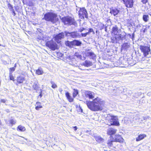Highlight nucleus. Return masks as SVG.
<instances>
[{
  "label": "nucleus",
  "mask_w": 151,
  "mask_h": 151,
  "mask_svg": "<svg viewBox=\"0 0 151 151\" xmlns=\"http://www.w3.org/2000/svg\"><path fill=\"white\" fill-rule=\"evenodd\" d=\"M39 96H40V98H41V97L42 96V91H41L40 93V95H39Z\"/></svg>",
  "instance_id": "3c124183"
},
{
  "label": "nucleus",
  "mask_w": 151,
  "mask_h": 151,
  "mask_svg": "<svg viewBox=\"0 0 151 151\" xmlns=\"http://www.w3.org/2000/svg\"><path fill=\"white\" fill-rule=\"evenodd\" d=\"M82 65L85 66V67H88L92 65V63L91 62L86 60L85 61L81 64Z\"/></svg>",
  "instance_id": "f3484780"
},
{
  "label": "nucleus",
  "mask_w": 151,
  "mask_h": 151,
  "mask_svg": "<svg viewBox=\"0 0 151 151\" xmlns=\"http://www.w3.org/2000/svg\"><path fill=\"white\" fill-rule=\"evenodd\" d=\"M6 101H7V100H6V99H1L0 100V102L5 103L6 102Z\"/></svg>",
  "instance_id": "79ce46f5"
},
{
  "label": "nucleus",
  "mask_w": 151,
  "mask_h": 151,
  "mask_svg": "<svg viewBox=\"0 0 151 151\" xmlns=\"http://www.w3.org/2000/svg\"><path fill=\"white\" fill-rule=\"evenodd\" d=\"M60 91H62V90H60Z\"/></svg>",
  "instance_id": "052dcab7"
},
{
  "label": "nucleus",
  "mask_w": 151,
  "mask_h": 151,
  "mask_svg": "<svg viewBox=\"0 0 151 151\" xmlns=\"http://www.w3.org/2000/svg\"><path fill=\"white\" fill-rule=\"evenodd\" d=\"M96 141L99 143H102L104 141V139L100 136H97L95 137Z\"/></svg>",
  "instance_id": "393cba45"
},
{
  "label": "nucleus",
  "mask_w": 151,
  "mask_h": 151,
  "mask_svg": "<svg viewBox=\"0 0 151 151\" xmlns=\"http://www.w3.org/2000/svg\"><path fill=\"white\" fill-rule=\"evenodd\" d=\"M86 103L88 108L91 110L97 111L102 110L104 102L101 99L97 97L92 101H86Z\"/></svg>",
  "instance_id": "f257e3e1"
},
{
  "label": "nucleus",
  "mask_w": 151,
  "mask_h": 151,
  "mask_svg": "<svg viewBox=\"0 0 151 151\" xmlns=\"http://www.w3.org/2000/svg\"><path fill=\"white\" fill-rule=\"evenodd\" d=\"M17 67V64L15 63L14 64V66L13 67L15 69Z\"/></svg>",
  "instance_id": "864d4df0"
},
{
  "label": "nucleus",
  "mask_w": 151,
  "mask_h": 151,
  "mask_svg": "<svg viewBox=\"0 0 151 151\" xmlns=\"http://www.w3.org/2000/svg\"><path fill=\"white\" fill-rule=\"evenodd\" d=\"M15 69L14 67L10 68L9 69V73L12 72H12L15 70Z\"/></svg>",
  "instance_id": "4c0bfd02"
},
{
  "label": "nucleus",
  "mask_w": 151,
  "mask_h": 151,
  "mask_svg": "<svg viewBox=\"0 0 151 151\" xmlns=\"http://www.w3.org/2000/svg\"><path fill=\"white\" fill-rule=\"evenodd\" d=\"M17 130L21 132H23L25 130V128L24 127L20 125L19 126L17 127Z\"/></svg>",
  "instance_id": "c85d7f7f"
},
{
  "label": "nucleus",
  "mask_w": 151,
  "mask_h": 151,
  "mask_svg": "<svg viewBox=\"0 0 151 151\" xmlns=\"http://www.w3.org/2000/svg\"><path fill=\"white\" fill-rule=\"evenodd\" d=\"M140 49L141 52L143 53L145 57L148 58L151 57L150 47L140 45Z\"/></svg>",
  "instance_id": "39448f33"
},
{
  "label": "nucleus",
  "mask_w": 151,
  "mask_h": 151,
  "mask_svg": "<svg viewBox=\"0 0 151 151\" xmlns=\"http://www.w3.org/2000/svg\"><path fill=\"white\" fill-rule=\"evenodd\" d=\"M105 31H106H106L107 29H106V27H105Z\"/></svg>",
  "instance_id": "4d7b16f0"
},
{
  "label": "nucleus",
  "mask_w": 151,
  "mask_h": 151,
  "mask_svg": "<svg viewBox=\"0 0 151 151\" xmlns=\"http://www.w3.org/2000/svg\"><path fill=\"white\" fill-rule=\"evenodd\" d=\"M81 35V37H86L87 35H88L87 32H86L85 33H81V34H80Z\"/></svg>",
  "instance_id": "58836bf2"
},
{
  "label": "nucleus",
  "mask_w": 151,
  "mask_h": 151,
  "mask_svg": "<svg viewBox=\"0 0 151 151\" xmlns=\"http://www.w3.org/2000/svg\"><path fill=\"white\" fill-rule=\"evenodd\" d=\"M125 6L128 8H132L133 6V0H122Z\"/></svg>",
  "instance_id": "ddd939ff"
},
{
  "label": "nucleus",
  "mask_w": 151,
  "mask_h": 151,
  "mask_svg": "<svg viewBox=\"0 0 151 151\" xmlns=\"http://www.w3.org/2000/svg\"><path fill=\"white\" fill-rule=\"evenodd\" d=\"M36 73L38 75H42L43 74V72L41 68H39L36 70Z\"/></svg>",
  "instance_id": "c756f323"
},
{
  "label": "nucleus",
  "mask_w": 151,
  "mask_h": 151,
  "mask_svg": "<svg viewBox=\"0 0 151 151\" xmlns=\"http://www.w3.org/2000/svg\"><path fill=\"white\" fill-rule=\"evenodd\" d=\"M146 135L145 134H140L136 138V141H139L143 139L145 137H146Z\"/></svg>",
  "instance_id": "a878e982"
},
{
  "label": "nucleus",
  "mask_w": 151,
  "mask_h": 151,
  "mask_svg": "<svg viewBox=\"0 0 151 151\" xmlns=\"http://www.w3.org/2000/svg\"><path fill=\"white\" fill-rule=\"evenodd\" d=\"M76 10L80 18L84 19L85 17L87 19L88 18V14L86 9L84 7L81 8L76 6Z\"/></svg>",
  "instance_id": "20e7f679"
},
{
  "label": "nucleus",
  "mask_w": 151,
  "mask_h": 151,
  "mask_svg": "<svg viewBox=\"0 0 151 151\" xmlns=\"http://www.w3.org/2000/svg\"><path fill=\"white\" fill-rule=\"evenodd\" d=\"M51 87L52 88H55L57 87V86L55 84H54L52 85Z\"/></svg>",
  "instance_id": "c03bdc74"
},
{
  "label": "nucleus",
  "mask_w": 151,
  "mask_h": 151,
  "mask_svg": "<svg viewBox=\"0 0 151 151\" xmlns=\"http://www.w3.org/2000/svg\"><path fill=\"white\" fill-rule=\"evenodd\" d=\"M81 112H82V111H83L82 109H81Z\"/></svg>",
  "instance_id": "bf43d9fd"
},
{
  "label": "nucleus",
  "mask_w": 151,
  "mask_h": 151,
  "mask_svg": "<svg viewBox=\"0 0 151 151\" xmlns=\"http://www.w3.org/2000/svg\"><path fill=\"white\" fill-rule=\"evenodd\" d=\"M111 42L114 43H115L117 42V40H116L114 36L111 37Z\"/></svg>",
  "instance_id": "2f4dec72"
},
{
  "label": "nucleus",
  "mask_w": 151,
  "mask_h": 151,
  "mask_svg": "<svg viewBox=\"0 0 151 151\" xmlns=\"http://www.w3.org/2000/svg\"><path fill=\"white\" fill-rule=\"evenodd\" d=\"M73 128L74 129V130L76 131L77 129V127L76 126L73 127Z\"/></svg>",
  "instance_id": "8fccbe9b"
},
{
  "label": "nucleus",
  "mask_w": 151,
  "mask_h": 151,
  "mask_svg": "<svg viewBox=\"0 0 151 151\" xmlns=\"http://www.w3.org/2000/svg\"><path fill=\"white\" fill-rule=\"evenodd\" d=\"M142 19L145 22H147L148 21L149 19V15L147 14H144L143 16Z\"/></svg>",
  "instance_id": "bb28decb"
},
{
  "label": "nucleus",
  "mask_w": 151,
  "mask_h": 151,
  "mask_svg": "<svg viewBox=\"0 0 151 151\" xmlns=\"http://www.w3.org/2000/svg\"><path fill=\"white\" fill-rule=\"evenodd\" d=\"M1 45L0 44V46H1Z\"/></svg>",
  "instance_id": "680f3d73"
},
{
  "label": "nucleus",
  "mask_w": 151,
  "mask_h": 151,
  "mask_svg": "<svg viewBox=\"0 0 151 151\" xmlns=\"http://www.w3.org/2000/svg\"><path fill=\"white\" fill-rule=\"evenodd\" d=\"M33 87L34 89L35 90L37 89V88H38V85H37V83H34Z\"/></svg>",
  "instance_id": "c9c22d12"
},
{
  "label": "nucleus",
  "mask_w": 151,
  "mask_h": 151,
  "mask_svg": "<svg viewBox=\"0 0 151 151\" xmlns=\"http://www.w3.org/2000/svg\"><path fill=\"white\" fill-rule=\"evenodd\" d=\"M86 55L90 59H92L93 60L96 59V55L94 53L91 51L90 50H88L85 53Z\"/></svg>",
  "instance_id": "9d476101"
},
{
  "label": "nucleus",
  "mask_w": 151,
  "mask_h": 151,
  "mask_svg": "<svg viewBox=\"0 0 151 151\" xmlns=\"http://www.w3.org/2000/svg\"><path fill=\"white\" fill-rule=\"evenodd\" d=\"M114 35L115 37L117 42L120 40H123L125 39L126 37L125 33L123 34L122 35L118 33L117 34Z\"/></svg>",
  "instance_id": "9b49d317"
},
{
  "label": "nucleus",
  "mask_w": 151,
  "mask_h": 151,
  "mask_svg": "<svg viewBox=\"0 0 151 151\" xmlns=\"http://www.w3.org/2000/svg\"><path fill=\"white\" fill-rule=\"evenodd\" d=\"M104 24H102L101 25V27L100 28V29H103L104 28Z\"/></svg>",
  "instance_id": "de8ad7c7"
},
{
  "label": "nucleus",
  "mask_w": 151,
  "mask_h": 151,
  "mask_svg": "<svg viewBox=\"0 0 151 151\" xmlns=\"http://www.w3.org/2000/svg\"><path fill=\"white\" fill-rule=\"evenodd\" d=\"M6 111L7 113H9V109H6Z\"/></svg>",
  "instance_id": "603ef678"
},
{
  "label": "nucleus",
  "mask_w": 151,
  "mask_h": 151,
  "mask_svg": "<svg viewBox=\"0 0 151 151\" xmlns=\"http://www.w3.org/2000/svg\"><path fill=\"white\" fill-rule=\"evenodd\" d=\"M8 7L10 10H11V9H13V6L10 3L8 4Z\"/></svg>",
  "instance_id": "ea45409f"
},
{
  "label": "nucleus",
  "mask_w": 151,
  "mask_h": 151,
  "mask_svg": "<svg viewBox=\"0 0 151 151\" xmlns=\"http://www.w3.org/2000/svg\"><path fill=\"white\" fill-rule=\"evenodd\" d=\"M150 118L149 116H145L143 117L144 120H146L149 119Z\"/></svg>",
  "instance_id": "a18cd8bd"
},
{
  "label": "nucleus",
  "mask_w": 151,
  "mask_h": 151,
  "mask_svg": "<svg viewBox=\"0 0 151 151\" xmlns=\"http://www.w3.org/2000/svg\"><path fill=\"white\" fill-rule=\"evenodd\" d=\"M113 139L115 142H123L124 139L121 136L118 135H116L113 136Z\"/></svg>",
  "instance_id": "4468645a"
},
{
  "label": "nucleus",
  "mask_w": 151,
  "mask_h": 151,
  "mask_svg": "<svg viewBox=\"0 0 151 151\" xmlns=\"http://www.w3.org/2000/svg\"><path fill=\"white\" fill-rule=\"evenodd\" d=\"M132 37H134V33L132 34Z\"/></svg>",
  "instance_id": "6e6d98bb"
},
{
  "label": "nucleus",
  "mask_w": 151,
  "mask_h": 151,
  "mask_svg": "<svg viewBox=\"0 0 151 151\" xmlns=\"http://www.w3.org/2000/svg\"><path fill=\"white\" fill-rule=\"evenodd\" d=\"M35 106V109L37 110H39V108H42L41 103L39 102H36Z\"/></svg>",
  "instance_id": "cd10ccee"
},
{
  "label": "nucleus",
  "mask_w": 151,
  "mask_h": 151,
  "mask_svg": "<svg viewBox=\"0 0 151 151\" xmlns=\"http://www.w3.org/2000/svg\"><path fill=\"white\" fill-rule=\"evenodd\" d=\"M85 28H81L79 30V31L80 32H82L83 30H85Z\"/></svg>",
  "instance_id": "37998d69"
},
{
  "label": "nucleus",
  "mask_w": 151,
  "mask_h": 151,
  "mask_svg": "<svg viewBox=\"0 0 151 151\" xmlns=\"http://www.w3.org/2000/svg\"><path fill=\"white\" fill-rule=\"evenodd\" d=\"M78 93V91L76 89H73V97L74 98H75Z\"/></svg>",
  "instance_id": "7c9ffc66"
},
{
  "label": "nucleus",
  "mask_w": 151,
  "mask_h": 151,
  "mask_svg": "<svg viewBox=\"0 0 151 151\" xmlns=\"http://www.w3.org/2000/svg\"><path fill=\"white\" fill-rule=\"evenodd\" d=\"M57 15L53 12H49L44 14L43 19L55 23L57 21Z\"/></svg>",
  "instance_id": "f03ea898"
},
{
  "label": "nucleus",
  "mask_w": 151,
  "mask_h": 151,
  "mask_svg": "<svg viewBox=\"0 0 151 151\" xmlns=\"http://www.w3.org/2000/svg\"><path fill=\"white\" fill-rule=\"evenodd\" d=\"M106 120L110 123L109 124H108L109 126L113 125L118 126L119 125L117 116L109 114L106 117Z\"/></svg>",
  "instance_id": "7ed1b4c3"
},
{
  "label": "nucleus",
  "mask_w": 151,
  "mask_h": 151,
  "mask_svg": "<svg viewBox=\"0 0 151 151\" xmlns=\"http://www.w3.org/2000/svg\"><path fill=\"white\" fill-rule=\"evenodd\" d=\"M75 56L78 59L82 60H84L86 59V58L84 57H82V55L78 52H76L74 54Z\"/></svg>",
  "instance_id": "412c9836"
},
{
  "label": "nucleus",
  "mask_w": 151,
  "mask_h": 151,
  "mask_svg": "<svg viewBox=\"0 0 151 151\" xmlns=\"http://www.w3.org/2000/svg\"><path fill=\"white\" fill-rule=\"evenodd\" d=\"M65 95L67 98L70 102H71L73 101V99L70 95L69 92H66Z\"/></svg>",
  "instance_id": "5701e85b"
},
{
  "label": "nucleus",
  "mask_w": 151,
  "mask_h": 151,
  "mask_svg": "<svg viewBox=\"0 0 151 151\" xmlns=\"http://www.w3.org/2000/svg\"><path fill=\"white\" fill-rule=\"evenodd\" d=\"M46 46L52 50H55L58 48V46L56 42L53 40L48 41L46 43Z\"/></svg>",
  "instance_id": "6e6552de"
},
{
  "label": "nucleus",
  "mask_w": 151,
  "mask_h": 151,
  "mask_svg": "<svg viewBox=\"0 0 151 151\" xmlns=\"http://www.w3.org/2000/svg\"><path fill=\"white\" fill-rule=\"evenodd\" d=\"M71 42H70L68 41H66L65 43L66 45L70 47H71L73 45H72V43H71Z\"/></svg>",
  "instance_id": "473e14b6"
},
{
  "label": "nucleus",
  "mask_w": 151,
  "mask_h": 151,
  "mask_svg": "<svg viewBox=\"0 0 151 151\" xmlns=\"http://www.w3.org/2000/svg\"><path fill=\"white\" fill-rule=\"evenodd\" d=\"M117 130L113 128H110L108 129L107 133L108 135L112 136L111 135L115 134Z\"/></svg>",
  "instance_id": "a211bd4d"
},
{
  "label": "nucleus",
  "mask_w": 151,
  "mask_h": 151,
  "mask_svg": "<svg viewBox=\"0 0 151 151\" xmlns=\"http://www.w3.org/2000/svg\"><path fill=\"white\" fill-rule=\"evenodd\" d=\"M9 122L10 124L12 125L13 124H14L16 122V121L12 119H10Z\"/></svg>",
  "instance_id": "72a5a7b5"
},
{
  "label": "nucleus",
  "mask_w": 151,
  "mask_h": 151,
  "mask_svg": "<svg viewBox=\"0 0 151 151\" xmlns=\"http://www.w3.org/2000/svg\"><path fill=\"white\" fill-rule=\"evenodd\" d=\"M65 36L66 37H70L72 38H74L81 37L80 34L77 32H69L67 31H65Z\"/></svg>",
  "instance_id": "0eeeda50"
},
{
  "label": "nucleus",
  "mask_w": 151,
  "mask_h": 151,
  "mask_svg": "<svg viewBox=\"0 0 151 151\" xmlns=\"http://www.w3.org/2000/svg\"><path fill=\"white\" fill-rule=\"evenodd\" d=\"M91 32H93V34L95 33L93 31V29L92 28H90L89 29L88 32H87L88 33V35H89Z\"/></svg>",
  "instance_id": "e433bc0d"
},
{
  "label": "nucleus",
  "mask_w": 151,
  "mask_h": 151,
  "mask_svg": "<svg viewBox=\"0 0 151 151\" xmlns=\"http://www.w3.org/2000/svg\"><path fill=\"white\" fill-rule=\"evenodd\" d=\"M60 56L61 57H62L63 56V54H62V53H60Z\"/></svg>",
  "instance_id": "5fc2aeb1"
},
{
  "label": "nucleus",
  "mask_w": 151,
  "mask_h": 151,
  "mask_svg": "<svg viewBox=\"0 0 151 151\" xmlns=\"http://www.w3.org/2000/svg\"><path fill=\"white\" fill-rule=\"evenodd\" d=\"M79 68V69H81V70H84L83 69H82L81 68Z\"/></svg>",
  "instance_id": "13d9d810"
},
{
  "label": "nucleus",
  "mask_w": 151,
  "mask_h": 151,
  "mask_svg": "<svg viewBox=\"0 0 151 151\" xmlns=\"http://www.w3.org/2000/svg\"><path fill=\"white\" fill-rule=\"evenodd\" d=\"M120 10L117 8L112 7L110 9V13L111 15H113L114 16H116L118 14L120 13Z\"/></svg>",
  "instance_id": "f8f14e48"
},
{
  "label": "nucleus",
  "mask_w": 151,
  "mask_h": 151,
  "mask_svg": "<svg viewBox=\"0 0 151 151\" xmlns=\"http://www.w3.org/2000/svg\"><path fill=\"white\" fill-rule=\"evenodd\" d=\"M9 77L10 80H12L13 81H14V78L12 76V72L9 73Z\"/></svg>",
  "instance_id": "f704fd0d"
},
{
  "label": "nucleus",
  "mask_w": 151,
  "mask_h": 151,
  "mask_svg": "<svg viewBox=\"0 0 151 151\" xmlns=\"http://www.w3.org/2000/svg\"><path fill=\"white\" fill-rule=\"evenodd\" d=\"M24 81V78L23 76H19L17 78V82L19 83H22Z\"/></svg>",
  "instance_id": "b1692460"
},
{
  "label": "nucleus",
  "mask_w": 151,
  "mask_h": 151,
  "mask_svg": "<svg viewBox=\"0 0 151 151\" xmlns=\"http://www.w3.org/2000/svg\"><path fill=\"white\" fill-rule=\"evenodd\" d=\"M112 33L114 35L119 33L121 31L120 29H119L116 25L114 26L112 29Z\"/></svg>",
  "instance_id": "dca6fc26"
},
{
  "label": "nucleus",
  "mask_w": 151,
  "mask_h": 151,
  "mask_svg": "<svg viewBox=\"0 0 151 151\" xmlns=\"http://www.w3.org/2000/svg\"><path fill=\"white\" fill-rule=\"evenodd\" d=\"M114 142L113 139V136H111L110 137L109 139L107 141V144L108 147L109 148L112 147L113 145L112 142Z\"/></svg>",
  "instance_id": "6ab92c4d"
},
{
  "label": "nucleus",
  "mask_w": 151,
  "mask_h": 151,
  "mask_svg": "<svg viewBox=\"0 0 151 151\" xmlns=\"http://www.w3.org/2000/svg\"><path fill=\"white\" fill-rule=\"evenodd\" d=\"M50 83H51V84H52V85L54 84L55 83H54V82H53V81H50Z\"/></svg>",
  "instance_id": "09e8293b"
},
{
  "label": "nucleus",
  "mask_w": 151,
  "mask_h": 151,
  "mask_svg": "<svg viewBox=\"0 0 151 151\" xmlns=\"http://www.w3.org/2000/svg\"><path fill=\"white\" fill-rule=\"evenodd\" d=\"M10 11H12V14L14 16H15L16 15V14L15 12V11H14V10L13 9H11Z\"/></svg>",
  "instance_id": "a19ab883"
},
{
  "label": "nucleus",
  "mask_w": 151,
  "mask_h": 151,
  "mask_svg": "<svg viewBox=\"0 0 151 151\" xmlns=\"http://www.w3.org/2000/svg\"><path fill=\"white\" fill-rule=\"evenodd\" d=\"M65 36V31L64 32L59 33L55 35L54 37V40L58 43H59L60 42V40L64 38Z\"/></svg>",
  "instance_id": "1a4fd4ad"
},
{
  "label": "nucleus",
  "mask_w": 151,
  "mask_h": 151,
  "mask_svg": "<svg viewBox=\"0 0 151 151\" xmlns=\"http://www.w3.org/2000/svg\"><path fill=\"white\" fill-rule=\"evenodd\" d=\"M85 95L86 97L89 99H93L94 98V93L90 91H86L85 92Z\"/></svg>",
  "instance_id": "2eb2a0df"
},
{
  "label": "nucleus",
  "mask_w": 151,
  "mask_h": 151,
  "mask_svg": "<svg viewBox=\"0 0 151 151\" xmlns=\"http://www.w3.org/2000/svg\"><path fill=\"white\" fill-rule=\"evenodd\" d=\"M61 19L62 22L65 25H71L73 24L75 26L77 25V23L74 19L71 17H63Z\"/></svg>",
  "instance_id": "423d86ee"
},
{
  "label": "nucleus",
  "mask_w": 151,
  "mask_h": 151,
  "mask_svg": "<svg viewBox=\"0 0 151 151\" xmlns=\"http://www.w3.org/2000/svg\"><path fill=\"white\" fill-rule=\"evenodd\" d=\"M72 45L74 46H79L81 44V42L78 40H74L71 41Z\"/></svg>",
  "instance_id": "4be33fe9"
},
{
  "label": "nucleus",
  "mask_w": 151,
  "mask_h": 151,
  "mask_svg": "<svg viewBox=\"0 0 151 151\" xmlns=\"http://www.w3.org/2000/svg\"><path fill=\"white\" fill-rule=\"evenodd\" d=\"M148 0H142V2L143 4H146Z\"/></svg>",
  "instance_id": "49530a36"
},
{
  "label": "nucleus",
  "mask_w": 151,
  "mask_h": 151,
  "mask_svg": "<svg viewBox=\"0 0 151 151\" xmlns=\"http://www.w3.org/2000/svg\"><path fill=\"white\" fill-rule=\"evenodd\" d=\"M130 47V44L127 42L123 43L122 46V49L126 50H127Z\"/></svg>",
  "instance_id": "aec40b11"
}]
</instances>
